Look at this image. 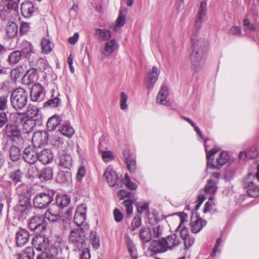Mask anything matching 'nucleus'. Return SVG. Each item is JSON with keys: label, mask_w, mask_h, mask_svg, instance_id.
I'll use <instances>...</instances> for the list:
<instances>
[{"label": "nucleus", "mask_w": 259, "mask_h": 259, "mask_svg": "<svg viewBox=\"0 0 259 259\" xmlns=\"http://www.w3.org/2000/svg\"><path fill=\"white\" fill-rule=\"evenodd\" d=\"M22 57L21 51H14L9 54L8 62L10 64H16L19 62Z\"/></svg>", "instance_id": "de8ad7c7"}, {"label": "nucleus", "mask_w": 259, "mask_h": 259, "mask_svg": "<svg viewBox=\"0 0 259 259\" xmlns=\"http://www.w3.org/2000/svg\"><path fill=\"white\" fill-rule=\"evenodd\" d=\"M70 198L67 195H58L56 197V203L60 208L67 206L70 202Z\"/></svg>", "instance_id": "58836bf2"}, {"label": "nucleus", "mask_w": 259, "mask_h": 259, "mask_svg": "<svg viewBox=\"0 0 259 259\" xmlns=\"http://www.w3.org/2000/svg\"><path fill=\"white\" fill-rule=\"evenodd\" d=\"M222 242V238L221 237H219L217 238L216 243L214 246L212 251L210 253V256L211 257H214L217 254V253H221V250L219 248V247L221 245Z\"/></svg>", "instance_id": "69168bd1"}, {"label": "nucleus", "mask_w": 259, "mask_h": 259, "mask_svg": "<svg viewBox=\"0 0 259 259\" xmlns=\"http://www.w3.org/2000/svg\"><path fill=\"white\" fill-rule=\"evenodd\" d=\"M206 222L197 217L192 218L190 222L191 231L193 233H197L200 232L202 228L205 226Z\"/></svg>", "instance_id": "b1692460"}, {"label": "nucleus", "mask_w": 259, "mask_h": 259, "mask_svg": "<svg viewBox=\"0 0 259 259\" xmlns=\"http://www.w3.org/2000/svg\"><path fill=\"white\" fill-rule=\"evenodd\" d=\"M9 179L15 184L16 185L21 182L23 174L20 168L16 170H12L8 174Z\"/></svg>", "instance_id": "e433bc0d"}, {"label": "nucleus", "mask_w": 259, "mask_h": 259, "mask_svg": "<svg viewBox=\"0 0 259 259\" xmlns=\"http://www.w3.org/2000/svg\"><path fill=\"white\" fill-rule=\"evenodd\" d=\"M148 250L153 254L161 253L167 251L163 239L153 241L149 246Z\"/></svg>", "instance_id": "5701e85b"}, {"label": "nucleus", "mask_w": 259, "mask_h": 259, "mask_svg": "<svg viewBox=\"0 0 259 259\" xmlns=\"http://www.w3.org/2000/svg\"><path fill=\"white\" fill-rule=\"evenodd\" d=\"M255 176L251 173L248 174L243 180L242 186L247 194L251 197L259 196V186L255 183Z\"/></svg>", "instance_id": "0eeeda50"}, {"label": "nucleus", "mask_w": 259, "mask_h": 259, "mask_svg": "<svg viewBox=\"0 0 259 259\" xmlns=\"http://www.w3.org/2000/svg\"><path fill=\"white\" fill-rule=\"evenodd\" d=\"M9 153L10 159L13 161H17L21 158V151L17 146L13 145L11 146Z\"/></svg>", "instance_id": "a19ab883"}, {"label": "nucleus", "mask_w": 259, "mask_h": 259, "mask_svg": "<svg viewBox=\"0 0 259 259\" xmlns=\"http://www.w3.org/2000/svg\"><path fill=\"white\" fill-rule=\"evenodd\" d=\"M187 218V215L185 213H181L180 214V222L177 229V231H180V235L183 240L187 239V237L189 236L187 229L182 226Z\"/></svg>", "instance_id": "c85d7f7f"}, {"label": "nucleus", "mask_w": 259, "mask_h": 259, "mask_svg": "<svg viewBox=\"0 0 259 259\" xmlns=\"http://www.w3.org/2000/svg\"><path fill=\"white\" fill-rule=\"evenodd\" d=\"M95 35L98 40L106 41L111 37V32L109 29L96 28Z\"/></svg>", "instance_id": "f704fd0d"}, {"label": "nucleus", "mask_w": 259, "mask_h": 259, "mask_svg": "<svg viewBox=\"0 0 259 259\" xmlns=\"http://www.w3.org/2000/svg\"><path fill=\"white\" fill-rule=\"evenodd\" d=\"M10 100L12 106L16 110H21L27 103L28 94L23 88H18L11 93Z\"/></svg>", "instance_id": "20e7f679"}, {"label": "nucleus", "mask_w": 259, "mask_h": 259, "mask_svg": "<svg viewBox=\"0 0 259 259\" xmlns=\"http://www.w3.org/2000/svg\"><path fill=\"white\" fill-rule=\"evenodd\" d=\"M126 243L128 248L129 253L133 259H137V251L135 244L129 237H127L125 239Z\"/></svg>", "instance_id": "49530a36"}, {"label": "nucleus", "mask_w": 259, "mask_h": 259, "mask_svg": "<svg viewBox=\"0 0 259 259\" xmlns=\"http://www.w3.org/2000/svg\"><path fill=\"white\" fill-rule=\"evenodd\" d=\"M55 194V191L51 189L37 193L33 198L34 206L39 209H46L54 200Z\"/></svg>", "instance_id": "39448f33"}, {"label": "nucleus", "mask_w": 259, "mask_h": 259, "mask_svg": "<svg viewBox=\"0 0 259 259\" xmlns=\"http://www.w3.org/2000/svg\"><path fill=\"white\" fill-rule=\"evenodd\" d=\"M162 239L167 251L175 249L179 245L181 242L179 237L176 234H172Z\"/></svg>", "instance_id": "412c9836"}, {"label": "nucleus", "mask_w": 259, "mask_h": 259, "mask_svg": "<svg viewBox=\"0 0 259 259\" xmlns=\"http://www.w3.org/2000/svg\"><path fill=\"white\" fill-rule=\"evenodd\" d=\"M87 210V207L84 204H81L76 208L74 221L77 226H81L85 222Z\"/></svg>", "instance_id": "f3484780"}, {"label": "nucleus", "mask_w": 259, "mask_h": 259, "mask_svg": "<svg viewBox=\"0 0 259 259\" xmlns=\"http://www.w3.org/2000/svg\"><path fill=\"white\" fill-rule=\"evenodd\" d=\"M22 157L24 160L29 164L36 163L38 160L37 148L30 146L25 148Z\"/></svg>", "instance_id": "9b49d317"}, {"label": "nucleus", "mask_w": 259, "mask_h": 259, "mask_svg": "<svg viewBox=\"0 0 259 259\" xmlns=\"http://www.w3.org/2000/svg\"><path fill=\"white\" fill-rule=\"evenodd\" d=\"M208 141H209L208 140H205L204 141V145L206 153L207 166L209 168L219 169L228 162L229 160L228 153L227 151L221 152L217 158L216 164H213L214 156L219 151V149L217 147H214L208 151L207 144Z\"/></svg>", "instance_id": "7ed1b4c3"}, {"label": "nucleus", "mask_w": 259, "mask_h": 259, "mask_svg": "<svg viewBox=\"0 0 259 259\" xmlns=\"http://www.w3.org/2000/svg\"><path fill=\"white\" fill-rule=\"evenodd\" d=\"M6 31L9 38H14L18 35V26L15 22L9 21L6 25Z\"/></svg>", "instance_id": "bb28decb"}, {"label": "nucleus", "mask_w": 259, "mask_h": 259, "mask_svg": "<svg viewBox=\"0 0 259 259\" xmlns=\"http://www.w3.org/2000/svg\"><path fill=\"white\" fill-rule=\"evenodd\" d=\"M21 10L24 17L29 18L34 12V7L30 2L23 3L21 5Z\"/></svg>", "instance_id": "c9c22d12"}, {"label": "nucleus", "mask_w": 259, "mask_h": 259, "mask_svg": "<svg viewBox=\"0 0 259 259\" xmlns=\"http://www.w3.org/2000/svg\"><path fill=\"white\" fill-rule=\"evenodd\" d=\"M30 96L32 101L39 102L42 101L45 96L42 86L38 83L32 85L31 88Z\"/></svg>", "instance_id": "2eb2a0df"}, {"label": "nucleus", "mask_w": 259, "mask_h": 259, "mask_svg": "<svg viewBox=\"0 0 259 259\" xmlns=\"http://www.w3.org/2000/svg\"><path fill=\"white\" fill-rule=\"evenodd\" d=\"M207 4L205 1L200 3V6L198 13V16L195 21V29L193 31L191 35H198V29L200 28L203 18L205 16L206 13Z\"/></svg>", "instance_id": "4468645a"}, {"label": "nucleus", "mask_w": 259, "mask_h": 259, "mask_svg": "<svg viewBox=\"0 0 259 259\" xmlns=\"http://www.w3.org/2000/svg\"><path fill=\"white\" fill-rule=\"evenodd\" d=\"M118 197L121 199H124L122 202V205L125 207V210L127 218H131L133 212V199L134 193L125 190H120L117 193Z\"/></svg>", "instance_id": "1a4fd4ad"}, {"label": "nucleus", "mask_w": 259, "mask_h": 259, "mask_svg": "<svg viewBox=\"0 0 259 259\" xmlns=\"http://www.w3.org/2000/svg\"><path fill=\"white\" fill-rule=\"evenodd\" d=\"M36 72V70L33 68L27 70L22 78L23 83L28 85L33 83L35 79Z\"/></svg>", "instance_id": "ea45409f"}, {"label": "nucleus", "mask_w": 259, "mask_h": 259, "mask_svg": "<svg viewBox=\"0 0 259 259\" xmlns=\"http://www.w3.org/2000/svg\"><path fill=\"white\" fill-rule=\"evenodd\" d=\"M19 195L18 203L14 207L15 216L19 220L23 221L28 216L31 211L32 206L30 203V194L27 187L24 185L19 186L17 188Z\"/></svg>", "instance_id": "f257e3e1"}, {"label": "nucleus", "mask_w": 259, "mask_h": 259, "mask_svg": "<svg viewBox=\"0 0 259 259\" xmlns=\"http://www.w3.org/2000/svg\"><path fill=\"white\" fill-rule=\"evenodd\" d=\"M5 132L7 137L16 144H22L23 140L20 127L15 123H9L6 124Z\"/></svg>", "instance_id": "6e6552de"}, {"label": "nucleus", "mask_w": 259, "mask_h": 259, "mask_svg": "<svg viewBox=\"0 0 259 259\" xmlns=\"http://www.w3.org/2000/svg\"><path fill=\"white\" fill-rule=\"evenodd\" d=\"M222 242V238L221 237H219L217 238L216 243L214 246L212 251L210 253V256L211 257H214L217 254V253H221V250L219 248V247L221 245Z\"/></svg>", "instance_id": "0e129e2a"}, {"label": "nucleus", "mask_w": 259, "mask_h": 259, "mask_svg": "<svg viewBox=\"0 0 259 259\" xmlns=\"http://www.w3.org/2000/svg\"><path fill=\"white\" fill-rule=\"evenodd\" d=\"M32 244L36 250L44 252L49 247V240L44 235H36L32 240Z\"/></svg>", "instance_id": "9d476101"}, {"label": "nucleus", "mask_w": 259, "mask_h": 259, "mask_svg": "<svg viewBox=\"0 0 259 259\" xmlns=\"http://www.w3.org/2000/svg\"><path fill=\"white\" fill-rule=\"evenodd\" d=\"M28 227L30 230L36 231L37 233L45 230L47 225L40 216L36 215L30 219Z\"/></svg>", "instance_id": "f8f14e48"}, {"label": "nucleus", "mask_w": 259, "mask_h": 259, "mask_svg": "<svg viewBox=\"0 0 259 259\" xmlns=\"http://www.w3.org/2000/svg\"><path fill=\"white\" fill-rule=\"evenodd\" d=\"M34 254L33 248L27 247L23 253L19 255L18 259H33Z\"/></svg>", "instance_id": "8fccbe9b"}, {"label": "nucleus", "mask_w": 259, "mask_h": 259, "mask_svg": "<svg viewBox=\"0 0 259 259\" xmlns=\"http://www.w3.org/2000/svg\"><path fill=\"white\" fill-rule=\"evenodd\" d=\"M243 26L244 30H249L250 31H255L256 30L255 27L250 23L249 20L248 18V15H246L243 19Z\"/></svg>", "instance_id": "bf43d9fd"}, {"label": "nucleus", "mask_w": 259, "mask_h": 259, "mask_svg": "<svg viewBox=\"0 0 259 259\" xmlns=\"http://www.w3.org/2000/svg\"><path fill=\"white\" fill-rule=\"evenodd\" d=\"M8 111H1L0 112V129L6 125L8 122Z\"/></svg>", "instance_id": "052dcab7"}, {"label": "nucleus", "mask_w": 259, "mask_h": 259, "mask_svg": "<svg viewBox=\"0 0 259 259\" xmlns=\"http://www.w3.org/2000/svg\"><path fill=\"white\" fill-rule=\"evenodd\" d=\"M217 181L210 179L207 181L204 188V191L206 193L214 194L217 192Z\"/></svg>", "instance_id": "37998d69"}, {"label": "nucleus", "mask_w": 259, "mask_h": 259, "mask_svg": "<svg viewBox=\"0 0 259 259\" xmlns=\"http://www.w3.org/2000/svg\"><path fill=\"white\" fill-rule=\"evenodd\" d=\"M127 99V96L124 92L121 93L120 97V107L121 110H124L127 108V105L126 104Z\"/></svg>", "instance_id": "338daca9"}, {"label": "nucleus", "mask_w": 259, "mask_h": 259, "mask_svg": "<svg viewBox=\"0 0 259 259\" xmlns=\"http://www.w3.org/2000/svg\"><path fill=\"white\" fill-rule=\"evenodd\" d=\"M58 243H55L53 245L50 247H48L47 250L45 252H42L40 254L38 255L37 257V259H57L56 256L59 252L61 250L57 246Z\"/></svg>", "instance_id": "6ab92c4d"}, {"label": "nucleus", "mask_w": 259, "mask_h": 259, "mask_svg": "<svg viewBox=\"0 0 259 259\" xmlns=\"http://www.w3.org/2000/svg\"><path fill=\"white\" fill-rule=\"evenodd\" d=\"M27 174L30 178H34L35 176H38V169L37 168L35 163L29 164L28 168Z\"/></svg>", "instance_id": "5fc2aeb1"}, {"label": "nucleus", "mask_w": 259, "mask_h": 259, "mask_svg": "<svg viewBox=\"0 0 259 259\" xmlns=\"http://www.w3.org/2000/svg\"><path fill=\"white\" fill-rule=\"evenodd\" d=\"M41 48L43 53H50L53 48V44L48 39L43 38L41 41Z\"/></svg>", "instance_id": "09e8293b"}, {"label": "nucleus", "mask_w": 259, "mask_h": 259, "mask_svg": "<svg viewBox=\"0 0 259 259\" xmlns=\"http://www.w3.org/2000/svg\"><path fill=\"white\" fill-rule=\"evenodd\" d=\"M38 113L39 110L36 107L33 108L29 107L26 111L27 115L30 117L29 119L33 120L34 121L38 119L37 117L39 116Z\"/></svg>", "instance_id": "864d4df0"}, {"label": "nucleus", "mask_w": 259, "mask_h": 259, "mask_svg": "<svg viewBox=\"0 0 259 259\" xmlns=\"http://www.w3.org/2000/svg\"><path fill=\"white\" fill-rule=\"evenodd\" d=\"M59 131L63 135L69 138H71L75 133L73 128L68 122L61 123L59 125Z\"/></svg>", "instance_id": "2f4dec72"}, {"label": "nucleus", "mask_w": 259, "mask_h": 259, "mask_svg": "<svg viewBox=\"0 0 259 259\" xmlns=\"http://www.w3.org/2000/svg\"><path fill=\"white\" fill-rule=\"evenodd\" d=\"M122 183L125 185V187L131 190H134L137 188V185L135 183L132 182L128 175L126 174L122 179Z\"/></svg>", "instance_id": "3c124183"}, {"label": "nucleus", "mask_w": 259, "mask_h": 259, "mask_svg": "<svg viewBox=\"0 0 259 259\" xmlns=\"http://www.w3.org/2000/svg\"><path fill=\"white\" fill-rule=\"evenodd\" d=\"M59 218L60 216L57 212H54L52 211L50 208H49L44 213L42 220L44 222H46V220H48L50 222H55L57 221Z\"/></svg>", "instance_id": "a18cd8bd"}, {"label": "nucleus", "mask_w": 259, "mask_h": 259, "mask_svg": "<svg viewBox=\"0 0 259 259\" xmlns=\"http://www.w3.org/2000/svg\"><path fill=\"white\" fill-rule=\"evenodd\" d=\"M29 232L26 229L20 228L16 233V243L18 246L22 247L29 240Z\"/></svg>", "instance_id": "4be33fe9"}, {"label": "nucleus", "mask_w": 259, "mask_h": 259, "mask_svg": "<svg viewBox=\"0 0 259 259\" xmlns=\"http://www.w3.org/2000/svg\"><path fill=\"white\" fill-rule=\"evenodd\" d=\"M191 42L192 48V52L190 57L191 67L192 70L198 72L205 65L206 55L198 35H191Z\"/></svg>", "instance_id": "f03ea898"}, {"label": "nucleus", "mask_w": 259, "mask_h": 259, "mask_svg": "<svg viewBox=\"0 0 259 259\" xmlns=\"http://www.w3.org/2000/svg\"><path fill=\"white\" fill-rule=\"evenodd\" d=\"M8 94L0 96V112L1 111H8Z\"/></svg>", "instance_id": "4d7b16f0"}, {"label": "nucleus", "mask_w": 259, "mask_h": 259, "mask_svg": "<svg viewBox=\"0 0 259 259\" xmlns=\"http://www.w3.org/2000/svg\"><path fill=\"white\" fill-rule=\"evenodd\" d=\"M103 177L110 187H114L116 185H118L117 183L118 176L116 172L111 166H109L106 168Z\"/></svg>", "instance_id": "aec40b11"}, {"label": "nucleus", "mask_w": 259, "mask_h": 259, "mask_svg": "<svg viewBox=\"0 0 259 259\" xmlns=\"http://www.w3.org/2000/svg\"><path fill=\"white\" fill-rule=\"evenodd\" d=\"M32 141L33 147L40 148L48 142V133L44 131L35 132L33 135Z\"/></svg>", "instance_id": "dca6fc26"}, {"label": "nucleus", "mask_w": 259, "mask_h": 259, "mask_svg": "<svg viewBox=\"0 0 259 259\" xmlns=\"http://www.w3.org/2000/svg\"><path fill=\"white\" fill-rule=\"evenodd\" d=\"M71 174L69 171H60L56 177L58 183L62 184H68L71 181Z\"/></svg>", "instance_id": "7c9ffc66"}, {"label": "nucleus", "mask_w": 259, "mask_h": 259, "mask_svg": "<svg viewBox=\"0 0 259 259\" xmlns=\"http://www.w3.org/2000/svg\"><path fill=\"white\" fill-rule=\"evenodd\" d=\"M21 53L22 57L29 59L32 54L34 53L33 47L31 43L24 41L22 42L21 46Z\"/></svg>", "instance_id": "c756f323"}, {"label": "nucleus", "mask_w": 259, "mask_h": 259, "mask_svg": "<svg viewBox=\"0 0 259 259\" xmlns=\"http://www.w3.org/2000/svg\"><path fill=\"white\" fill-rule=\"evenodd\" d=\"M117 45L115 39H112L106 42L102 54L105 56H110L117 48Z\"/></svg>", "instance_id": "72a5a7b5"}, {"label": "nucleus", "mask_w": 259, "mask_h": 259, "mask_svg": "<svg viewBox=\"0 0 259 259\" xmlns=\"http://www.w3.org/2000/svg\"><path fill=\"white\" fill-rule=\"evenodd\" d=\"M69 241L73 246L74 251L80 250L87 246L84 233L81 229H73L71 231Z\"/></svg>", "instance_id": "423d86ee"}, {"label": "nucleus", "mask_w": 259, "mask_h": 259, "mask_svg": "<svg viewBox=\"0 0 259 259\" xmlns=\"http://www.w3.org/2000/svg\"><path fill=\"white\" fill-rule=\"evenodd\" d=\"M19 0H6L4 5H0V17L3 19L9 17V14L11 10L17 6Z\"/></svg>", "instance_id": "ddd939ff"}, {"label": "nucleus", "mask_w": 259, "mask_h": 259, "mask_svg": "<svg viewBox=\"0 0 259 259\" xmlns=\"http://www.w3.org/2000/svg\"><path fill=\"white\" fill-rule=\"evenodd\" d=\"M140 239L143 243H147L152 238V232L150 228L144 227L140 230L139 234Z\"/></svg>", "instance_id": "79ce46f5"}, {"label": "nucleus", "mask_w": 259, "mask_h": 259, "mask_svg": "<svg viewBox=\"0 0 259 259\" xmlns=\"http://www.w3.org/2000/svg\"><path fill=\"white\" fill-rule=\"evenodd\" d=\"M60 99L57 97H54L53 95L52 98L49 99L45 103V106H51L52 107H56L58 106Z\"/></svg>", "instance_id": "680f3d73"}, {"label": "nucleus", "mask_w": 259, "mask_h": 259, "mask_svg": "<svg viewBox=\"0 0 259 259\" xmlns=\"http://www.w3.org/2000/svg\"><path fill=\"white\" fill-rule=\"evenodd\" d=\"M91 243L94 248L97 249L100 247V240L96 232H92L90 235Z\"/></svg>", "instance_id": "e2e57ef3"}, {"label": "nucleus", "mask_w": 259, "mask_h": 259, "mask_svg": "<svg viewBox=\"0 0 259 259\" xmlns=\"http://www.w3.org/2000/svg\"><path fill=\"white\" fill-rule=\"evenodd\" d=\"M35 124L34 121L33 120L31 119H26L23 124L24 132L26 133H30L35 126Z\"/></svg>", "instance_id": "603ef678"}, {"label": "nucleus", "mask_w": 259, "mask_h": 259, "mask_svg": "<svg viewBox=\"0 0 259 259\" xmlns=\"http://www.w3.org/2000/svg\"><path fill=\"white\" fill-rule=\"evenodd\" d=\"M168 87L166 85H162L157 95V96L156 98L157 102L160 105H167V103H168V102L166 100V99L168 96Z\"/></svg>", "instance_id": "cd10ccee"}, {"label": "nucleus", "mask_w": 259, "mask_h": 259, "mask_svg": "<svg viewBox=\"0 0 259 259\" xmlns=\"http://www.w3.org/2000/svg\"><path fill=\"white\" fill-rule=\"evenodd\" d=\"M100 153L105 162L111 161L114 159V155L111 151H100Z\"/></svg>", "instance_id": "6e6d98bb"}, {"label": "nucleus", "mask_w": 259, "mask_h": 259, "mask_svg": "<svg viewBox=\"0 0 259 259\" xmlns=\"http://www.w3.org/2000/svg\"><path fill=\"white\" fill-rule=\"evenodd\" d=\"M53 177V169L50 167H47L43 168L38 175V178L42 182H46L51 180Z\"/></svg>", "instance_id": "4c0bfd02"}, {"label": "nucleus", "mask_w": 259, "mask_h": 259, "mask_svg": "<svg viewBox=\"0 0 259 259\" xmlns=\"http://www.w3.org/2000/svg\"><path fill=\"white\" fill-rule=\"evenodd\" d=\"M213 199V196H210L209 198V201L205 203L203 208V212L204 213L210 212L212 210L213 207L214 206V203L212 201Z\"/></svg>", "instance_id": "774afa93"}, {"label": "nucleus", "mask_w": 259, "mask_h": 259, "mask_svg": "<svg viewBox=\"0 0 259 259\" xmlns=\"http://www.w3.org/2000/svg\"><path fill=\"white\" fill-rule=\"evenodd\" d=\"M60 123V117L58 115H55L49 118L47 126L49 131H52L56 129Z\"/></svg>", "instance_id": "c03bdc74"}, {"label": "nucleus", "mask_w": 259, "mask_h": 259, "mask_svg": "<svg viewBox=\"0 0 259 259\" xmlns=\"http://www.w3.org/2000/svg\"><path fill=\"white\" fill-rule=\"evenodd\" d=\"M53 158L54 155L50 149H45L40 153L38 152V160L44 164L50 163Z\"/></svg>", "instance_id": "393cba45"}, {"label": "nucleus", "mask_w": 259, "mask_h": 259, "mask_svg": "<svg viewBox=\"0 0 259 259\" xmlns=\"http://www.w3.org/2000/svg\"><path fill=\"white\" fill-rule=\"evenodd\" d=\"M122 155L125 159L127 167L129 171L134 173L137 169L136 156L132 154L127 149L123 150Z\"/></svg>", "instance_id": "a211bd4d"}, {"label": "nucleus", "mask_w": 259, "mask_h": 259, "mask_svg": "<svg viewBox=\"0 0 259 259\" xmlns=\"http://www.w3.org/2000/svg\"><path fill=\"white\" fill-rule=\"evenodd\" d=\"M160 73V71L158 69L157 67L155 66H153L151 71H149L148 74V88L149 89L153 88L154 84L158 79V76Z\"/></svg>", "instance_id": "a878e982"}, {"label": "nucleus", "mask_w": 259, "mask_h": 259, "mask_svg": "<svg viewBox=\"0 0 259 259\" xmlns=\"http://www.w3.org/2000/svg\"><path fill=\"white\" fill-rule=\"evenodd\" d=\"M142 220L141 217L139 214L136 215L133 218L131 223V230L135 231L141 225Z\"/></svg>", "instance_id": "13d9d810"}, {"label": "nucleus", "mask_w": 259, "mask_h": 259, "mask_svg": "<svg viewBox=\"0 0 259 259\" xmlns=\"http://www.w3.org/2000/svg\"><path fill=\"white\" fill-rule=\"evenodd\" d=\"M59 165L62 167L70 169L72 165V158L70 155L63 154L60 155Z\"/></svg>", "instance_id": "473e14b6"}]
</instances>
